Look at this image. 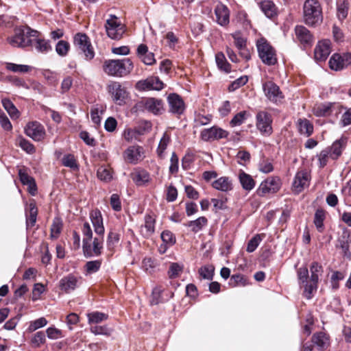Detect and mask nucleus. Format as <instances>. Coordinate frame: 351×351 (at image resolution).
Here are the masks:
<instances>
[{
  "label": "nucleus",
  "instance_id": "8",
  "mask_svg": "<svg viewBox=\"0 0 351 351\" xmlns=\"http://www.w3.org/2000/svg\"><path fill=\"white\" fill-rule=\"evenodd\" d=\"M73 44L84 55L86 60H90L94 58L93 47L88 37L85 34H76L73 38Z\"/></svg>",
  "mask_w": 351,
  "mask_h": 351
},
{
  "label": "nucleus",
  "instance_id": "39",
  "mask_svg": "<svg viewBox=\"0 0 351 351\" xmlns=\"http://www.w3.org/2000/svg\"><path fill=\"white\" fill-rule=\"evenodd\" d=\"M112 171L110 167L101 166L97 171V178L101 181L110 182L112 179Z\"/></svg>",
  "mask_w": 351,
  "mask_h": 351
},
{
  "label": "nucleus",
  "instance_id": "35",
  "mask_svg": "<svg viewBox=\"0 0 351 351\" xmlns=\"http://www.w3.org/2000/svg\"><path fill=\"white\" fill-rule=\"evenodd\" d=\"M208 223V219L205 217H199L195 220L190 221L186 226L191 228L193 232L197 233Z\"/></svg>",
  "mask_w": 351,
  "mask_h": 351
},
{
  "label": "nucleus",
  "instance_id": "48",
  "mask_svg": "<svg viewBox=\"0 0 351 351\" xmlns=\"http://www.w3.org/2000/svg\"><path fill=\"white\" fill-rule=\"evenodd\" d=\"M82 232L83 235L82 243H85V247L90 250L89 246L87 245V241L93 239V231L89 223L84 222L83 223Z\"/></svg>",
  "mask_w": 351,
  "mask_h": 351
},
{
  "label": "nucleus",
  "instance_id": "32",
  "mask_svg": "<svg viewBox=\"0 0 351 351\" xmlns=\"http://www.w3.org/2000/svg\"><path fill=\"white\" fill-rule=\"evenodd\" d=\"M212 186L223 192H228L232 189V181L228 177H221L212 183Z\"/></svg>",
  "mask_w": 351,
  "mask_h": 351
},
{
  "label": "nucleus",
  "instance_id": "11",
  "mask_svg": "<svg viewBox=\"0 0 351 351\" xmlns=\"http://www.w3.org/2000/svg\"><path fill=\"white\" fill-rule=\"evenodd\" d=\"M328 64L332 70L341 71L351 65V53H334L330 58Z\"/></svg>",
  "mask_w": 351,
  "mask_h": 351
},
{
  "label": "nucleus",
  "instance_id": "57",
  "mask_svg": "<svg viewBox=\"0 0 351 351\" xmlns=\"http://www.w3.org/2000/svg\"><path fill=\"white\" fill-rule=\"evenodd\" d=\"M90 330V332L95 335H102L105 336H110L112 332V330L106 326H91Z\"/></svg>",
  "mask_w": 351,
  "mask_h": 351
},
{
  "label": "nucleus",
  "instance_id": "9",
  "mask_svg": "<svg viewBox=\"0 0 351 351\" xmlns=\"http://www.w3.org/2000/svg\"><path fill=\"white\" fill-rule=\"evenodd\" d=\"M83 278L80 275L69 274L59 281V288L66 293H69L78 288L82 283Z\"/></svg>",
  "mask_w": 351,
  "mask_h": 351
},
{
  "label": "nucleus",
  "instance_id": "22",
  "mask_svg": "<svg viewBox=\"0 0 351 351\" xmlns=\"http://www.w3.org/2000/svg\"><path fill=\"white\" fill-rule=\"evenodd\" d=\"M141 104L145 110L154 114H160L164 111L163 102L161 99L153 97L145 98Z\"/></svg>",
  "mask_w": 351,
  "mask_h": 351
},
{
  "label": "nucleus",
  "instance_id": "23",
  "mask_svg": "<svg viewBox=\"0 0 351 351\" xmlns=\"http://www.w3.org/2000/svg\"><path fill=\"white\" fill-rule=\"evenodd\" d=\"M330 53V41L323 40L316 45L314 51L315 59L319 62L325 61Z\"/></svg>",
  "mask_w": 351,
  "mask_h": 351
},
{
  "label": "nucleus",
  "instance_id": "61",
  "mask_svg": "<svg viewBox=\"0 0 351 351\" xmlns=\"http://www.w3.org/2000/svg\"><path fill=\"white\" fill-rule=\"evenodd\" d=\"M47 324V321L45 317H40L37 319L32 322L28 327V330L29 332H33L40 328L44 327Z\"/></svg>",
  "mask_w": 351,
  "mask_h": 351
},
{
  "label": "nucleus",
  "instance_id": "43",
  "mask_svg": "<svg viewBox=\"0 0 351 351\" xmlns=\"http://www.w3.org/2000/svg\"><path fill=\"white\" fill-rule=\"evenodd\" d=\"M349 3L348 1L339 0L337 4V15L339 19L343 20L348 16Z\"/></svg>",
  "mask_w": 351,
  "mask_h": 351
},
{
  "label": "nucleus",
  "instance_id": "51",
  "mask_svg": "<svg viewBox=\"0 0 351 351\" xmlns=\"http://www.w3.org/2000/svg\"><path fill=\"white\" fill-rule=\"evenodd\" d=\"M325 213L322 210H317L315 213L314 223L317 230L322 232L324 230V221Z\"/></svg>",
  "mask_w": 351,
  "mask_h": 351
},
{
  "label": "nucleus",
  "instance_id": "1",
  "mask_svg": "<svg viewBox=\"0 0 351 351\" xmlns=\"http://www.w3.org/2000/svg\"><path fill=\"white\" fill-rule=\"evenodd\" d=\"M311 276L306 267H301L297 271L299 284L304 288L303 294L308 300L312 298L318 287L319 278L324 272L323 267L317 262H313L310 266Z\"/></svg>",
  "mask_w": 351,
  "mask_h": 351
},
{
  "label": "nucleus",
  "instance_id": "12",
  "mask_svg": "<svg viewBox=\"0 0 351 351\" xmlns=\"http://www.w3.org/2000/svg\"><path fill=\"white\" fill-rule=\"evenodd\" d=\"M256 127L262 134L269 136L272 132L271 123L272 119L271 115L265 111H260L257 113Z\"/></svg>",
  "mask_w": 351,
  "mask_h": 351
},
{
  "label": "nucleus",
  "instance_id": "45",
  "mask_svg": "<svg viewBox=\"0 0 351 351\" xmlns=\"http://www.w3.org/2000/svg\"><path fill=\"white\" fill-rule=\"evenodd\" d=\"M313 112L317 117H326L331 113L330 104H321L317 105L313 108Z\"/></svg>",
  "mask_w": 351,
  "mask_h": 351
},
{
  "label": "nucleus",
  "instance_id": "36",
  "mask_svg": "<svg viewBox=\"0 0 351 351\" xmlns=\"http://www.w3.org/2000/svg\"><path fill=\"white\" fill-rule=\"evenodd\" d=\"M215 61L220 70L225 71L226 73L230 72L231 66L226 60V58L222 52H218L216 53Z\"/></svg>",
  "mask_w": 351,
  "mask_h": 351
},
{
  "label": "nucleus",
  "instance_id": "7",
  "mask_svg": "<svg viewBox=\"0 0 351 351\" xmlns=\"http://www.w3.org/2000/svg\"><path fill=\"white\" fill-rule=\"evenodd\" d=\"M105 27L108 37L114 40L121 39L125 32V25L114 15H110L106 20Z\"/></svg>",
  "mask_w": 351,
  "mask_h": 351
},
{
  "label": "nucleus",
  "instance_id": "20",
  "mask_svg": "<svg viewBox=\"0 0 351 351\" xmlns=\"http://www.w3.org/2000/svg\"><path fill=\"white\" fill-rule=\"evenodd\" d=\"M310 176L305 170L298 171L294 178L292 189L294 193H299L302 192L305 187L309 184Z\"/></svg>",
  "mask_w": 351,
  "mask_h": 351
},
{
  "label": "nucleus",
  "instance_id": "50",
  "mask_svg": "<svg viewBox=\"0 0 351 351\" xmlns=\"http://www.w3.org/2000/svg\"><path fill=\"white\" fill-rule=\"evenodd\" d=\"M229 284L232 287H245L248 285V280L247 278L242 274H234L230 277Z\"/></svg>",
  "mask_w": 351,
  "mask_h": 351
},
{
  "label": "nucleus",
  "instance_id": "6",
  "mask_svg": "<svg viewBox=\"0 0 351 351\" xmlns=\"http://www.w3.org/2000/svg\"><path fill=\"white\" fill-rule=\"evenodd\" d=\"M256 47L258 56L264 64L274 65L277 62L276 51L265 38L257 40Z\"/></svg>",
  "mask_w": 351,
  "mask_h": 351
},
{
  "label": "nucleus",
  "instance_id": "13",
  "mask_svg": "<svg viewBox=\"0 0 351 351\" xmlns=\"http://www.w3.org/2000/svg\"><path fill=\"white\" fill-rule=\"evenodd\" d=\"M281 186V180L278 176H271L263 181L258 189V193L264 195L269 193H276Z\"/></svg>",
  "mask_w": 351,
  "mask_h": 351
},
{
  "label": "nucleus",
  "instance_id": "63",
  "mask_svg": "<svg viewBox=\"0 0 351 351\" xmlns=\"http://www.w3.org/2000/svg\"><path fill=\"white\" fill-rule=\"evenodd\" d=\"M317 157L319 167H324L328 162V158H330V151L326 148L319 153Z\"/></svg>",
  "mask_w": 351,
  "mask_h": 351
},
{
  "label": "nucleus",
  "instance_id": "47",
  "mask_svg": "<svg viewBox=\"0 0 351 351\" xmlns=\"http://www.w3.org/2000/svg\"><path fill=\"white\" fill-rule=\"evenodd\" d=\"M199 276L206 280H211L213 278L215 267L212 265H206L199 269Z\"/></svg>",
  "mask_w": 351,
  "mask_h": 351
},
{
  "label": "nucleus",
  "instance_id": "54",
  "mask_svg": "<svg viewBox=\"0 0 351 351\" xmlns=\"http://www.w3.org/2000/svg\"><path fill=\"white\" fill-rule=\"evenodd\" d=\"M62 223L59 219H55L51 227V239H57L62 230Z\"/></svg>",
  "mask_w": 351,
  "mask_h": 351
},
{
  "label": "nucleus",
  "instance_id": "27",
  "mask_svg": "<svg viewBox=\"0 0 351 351\" xmlns=\"http://www.w3.org/2000/svg\"><path fill=\"white\" fill-rule=\"evenodd\" d=\"M90 219L95 232L99 236H103L105 229L101 212L99 210H92L90 213Z\"/></svg>",
  "mask_w": 351,
  "mask_h": 351
},
{
  "label": "nucleus",
  "instance_id": "14",
  "mask_svg": "<svg viewBox=\"0 0 351 351\" xmlns=\"http://www.w3.org/2000/svg\"><path fill=\"white\" fill-rule=\"evenodd\" d=\"M228 132L219 128L213 126L208 129H204L201 132V138L204 141H218L221 138H226L228 136Z\"/></svg>",
  "mask_w": 351,
  "mask_h": 351
},
{
  "label": "nucleus",
  "instance_id": "24",
  "mask_svg": "<svg viewBox=\"0 0 351 351\" xmlns=\"http://www.w3.org/2000/svg\"><path fill=\"white\" fill-rule=\"evenodd\" d=\"M130 177L136 185L139 186H146L152 181L149 173L141 168L135 169L131 173Z\"/></svg>",
  "mask_w": 351,
  "mask_h": 351
},
{
  "label": "nucleus",
  "instance_id": "16",
  "mask_svg": "<svg viewBox=\"0 0 351 351\" xmlns=\"http://www.w3.org/2000/svg\"><path fill=\"white\" fill-rule=\"evenodd\" d=\"M164 88V83L157 76H150L145 80H140L136 84L138 90H160Z\"/></svg>",
  "mask_w": 351,
  "mask_h": 351
},
{
  "label": "nucleus",
  "instance_id": "2",
  "mask_svg": "<svg viewBox=\"0 0 351 351\" xmlns=\"http://www.w3.org/2000/svg\"><path fill=\"white\" fill-rule=\"evenodd\" d=\"M134 65L130 58L121 60H107L103 64V70L108 75L122 77L129 75Z\"/></svg>",
  "mask_w": 351,
  "mask_h": 351
},
{
  "label": "nucleus",
  "instance_id": "25",
  "mask_svg": "<svg viewBox=\"0 0 351 351\" xmlns=\"http://www.w3.org/2000/svg\"><path fill=\"white\" fill-rule=\"evenodd\" d=\"M232 37L234 39V45L240 50V56L243 58L248 60L251 58L250 53L246 47V38H244L242 34L239 32L232 34Z\"/></svg>",
  "mask_w": 351,
  "mask_h": 351
},
{
  "label": "nucleus",
  "instance_id": "55",
  "mask_svg": "<svg viewBox=\"0 0 351 351\" xmlns=\"http://www.w3.org/2000/svg\"><path fill=\"white\" fill-rule=\"evenodd\" d=\"M6 69L14 73H27L29 70V66L24 64H16L14 63H6Z\"/></svg>",
  "mask_w": 351,
  "mask_h": 351
},
{
  "label": "nucleus",
  "instance_id": "19",
  "mask_svg": "<svg viewBox=\"0 0 351 351\" xmlns=\"http://www.w3.org/2000/svg\"><path fill=\"white\" fill-rule=\"evenodd\" d=\"M169 110L171 113L180 115L185 110V104L182 97L176 93H171L167 97Z\"/></svg>",
  "mask_w": 351,
  "mask_h": 351
},
{
  "label": "nucleus",
  "instance_id": "4",
  "mask_svg": "<svg viewBox=\"0 0 351 351\" xmlns=\"http://www.w3.org/2000/svg\"><path fill=\"white\" fill-rule=\"evenodd\" d=\"M37 34V31L29 28L17 29L13 36L8 38V42L14 47H25L33 45V40L31 38L36 37Z\"/></svg>",
  "mask_w": 351,
  "mask_h": 351
},
{
  "label": "nucleus",
  "instance_id": "64",
  "mask_svg": "<svg viewBox=\"0 0 351 351\" xmlns=\"http://www.w3.org/2000/svg\"><path fill=\"white\" fill-rule=\"evenodd\" d=\"M339 124L343 127H346L351 124V108H347L343 113L339 121Z\"/></svg>",
  "mask_w": 351,
  "mask_h": 351
},
{
  "label": "nucleus",
  "instance_id": "42",
  "mask_svg": "<svg viewBox=\"0 0 351 351\" xmlns=\"http://www.w3.org/2000/svg\"><path fill=\"white\" fill-rule=\"evenodd\" d=\"M158 266L156 260L150 257H145L142 261V268L147 274H152L155 272L156 268Z\"/></svg>",
  "mask_w": 351,
  "mask_h": 351
},
{
  "label": "nucleus",
  "instance_id": "30",
  "mask_svg": "<svg viewBox=\"0 0 351 351\" xmlns=\"http://www.w3.org/2000/svg\"><path fill=\"white\" fill-rule=\"evenodd\" d=\"M155 230V219L147 215L145 217V223L141 227V233L144 237H149Z\"/></svg>",
  "mask_w": 351,
  "mask_h": 351
},
{
  "label": "nucleus",
  "instance_id": "31",
  "mask_svg": "<svg viewBox=\"0 0 351 351\" xmlns=\"http://www.w3.org/2000/svg\"><path fill=\"white\" fill-rule=\"evenodd\" d=\"M239 180L242 186V188L247 191H252L256 184L255 180L250 175L241 171L239 173Z\"/></svg>",
  "mask_w": 351,
  "mask_h": 351
},
{
  "label": "nucleus",
  "instance_id": "28",
  "mask_svg": "<svg viewBox=\"0 0 351 351\" xmlns=\"http://www.w3.org/2000/svg\"><path fill=\"white\" fill-rule=\"evenodd\" d=\"M346 145V139L341 138L335 141L330 147H326L330 151V158L333 160H337L341 155Z\"/></svg>",
  "mask_w": 351,
  "mask_h": 351
},
{
  "label": "nucleus",
  "instance_id": "29",
  "mask_svg": "<svg viewBox=\"0 0 351 351\" xmlns=\"http://www.w3.org/2000/svg\"><path fill=\"white\" fill-rule=\"evenodd\" d=\"M312 342L319 349L327 348L330 345V337L324 332L315 333L312 337Z\"/></svg>",
  "mask_w": 351,
  "mask_h": 351
},
{
  "label": "nucleus",
  "instance_id": "3",
  "mask_svg": "<svg viewBox=\"0 0 351 351\" xmlns=\"http://www.w3.org/2000/svg\"><path fill=\"white\" fill-rule=\"evenodd\" d=\"M303 19L306 25L311 27L322 23V8L317 0H306L303 6Z\"/></svg>",
  "mask_w": 351,
  "mask_h": 351
},
{
  "label": "nucleus",
  "instance_id": "21",
  "mask_svg": "<svg viewBox=\"0 0 351 351\" xmlns=\"http://www.w3.org/2000/svg\"><path fill=\"white\" fill-rule=\"evenodd\" d=\"M295 34L298 41L304 47L311 46L314 42L313 34L303 25L295 26Z\"/></svg>",
  "mask_w": 351,
  "mask_h": 351
},
{
  "label": "nucleus",
  "instance_id": "53",
  "mask_svg": "<svg viewBox=\"0 0 351 351\" xmlns=\"http://www.w3.org/2000/svg\"><path fill=\"white\" fill-rule=\"evenodd\" d=\"M70 49V45L67 41L61 40L58 42L56 45V51L60 56H65L67 55Z\"/></svg>",
  "mask_w": 351,
  "mask_h": 351
},
{
  "label": "nucleus",
  "instance_id": "38",
  "mask_svg": "<svg viewBox=\"0 0 351 351\" xmlns=\"http://www.w3.org/2000/svg\"><path fill=\"white\" fill-rule=\"evenodd\" d=\"M38 215V209L34 202H32L29 204V214L27 215V226L32 227L35 225Z\"/></svg>",
  "mask_w": 351,
  "mask_h": 351
},
{
  "label": "nucleus",
  "instance_id": "40",
  "mask_svg": "<svg viewBox=\"0 0 351 351\" xmlns=\"http://www.w3.org/2000/svg\"><path fill=\"white\" fill-rule=\"evenodd\" d=\"M261 8L268 18H272L276 14V8L274 3L270 1H263L261 2Z\"/></svg>",
  "mask_w": 351,
  "mask_h": 351
},
{
  "label": "nucleus",
  "instance_id": "41",
  "mask_svg": "<svg viewBox=\"0 0 351 351\" xmlns=\"http://www.w3.org/2000/svg\"><path fill=\"white\" fill-rule=\"evenodd\" d=\"M89 324H99L108 319V315L106 313L94 311L87 314Z\"/></svg>",
  "mask_w": 351,
  "mask_h": 351
},
{
  "label": "nucleus",
  "instance_id": "58",
  "mask_svg": "<svg viewBox=\"0 0 351 351\" xmlns=\"http://www.w3.org/2000/svg\"><path fill=\"white\" fill-rule=\"evenodd\" d=\"M247 112L241 111L234 116L230 122L232 127H235L241 125L246 119Z\"/></svg>",
  "mask_w": 351,
  "mask_h": 351
},
{
  "label": "nucleus",
  "instance_id": "56",
  "mask_svg": "<svg viewBox=\"0 0 351 351\" xmlns=\"http://www.w3.org/2000/svg\"><path fill=\"white\" fill-rule=\"evenodd\" d=\"M163 289L160 286H157L153 289L151 304L152 305L158 304L162 302V292Z\"/></svg>",
  "mask_w": 351,
  "mask_h": 351
},
{
  "label": "nucleus",
  "instance_id": "17",
  "mask_svg": "<svg viewBox=\"0 0 351 351\" xmlns=\"http://www.w3.org/2000/svg\"><path fill=\"white\" fill-rule=\"evenodd\" d=\"M27 136L36 141H40L45 138V130L42 124L38 121L29 122L25 128Z\"/></svg>",
  "mask_w": 351,
  "mask_h": 351
},
{
  "label": "nucleus",
  "instance_id": "52",
  "mask_svg": "<svg viewBox=\"0 0 351 351\" xmlns=\"http://www.w3.org/2000/svg\"><path fill=\"white\" fill-rule=\"evenodd\" d=\"M101 265V261L95 260L88 261L84 267L86 274H91L99 271Z\"/></svg>",
  "mask_w": 351,
  "mask_h": 351
},
{
  "label": "nucleus",
  "instance_id": "33",
  "mask_svg": "<svg viewBox=\"0 0 351 351\" xmlns=\"http://www.w3.org/2000/svg\"><path fill=\"white\" fill-rule=\"evenodd\" d=\"M297 125L300 134L309 136L313 134V125L306 119H300L298 120Z\"/></svg>",
  "mask_w": 351,
  "mask_h": 351
},
{
  "label": "nucleus",
  "instance_id": "5",
  "mask_svg": "<svg viewBox=\"0 0 351 351\" xmlns=\"http://www.w3.org/2000/svg\"><path fill=\"white\" fill-rule=\"evenodd\" d=\"M106 90L114 103L119 106L125 105L130 97V93L127 88L117 81H110L107 84Z\"/></svg>",
  "mask_w": 351,
  "mask_h": 351
},
{
  "label": "nucleus",
  "instance_id": "10",
  "mask_svg": "<svg viewBox=\"0 0 351 351\" xmlns=\"http://www.w3.org/2000/svg\"><path fill=\"white\" fill-rule=\"evenodd\" d=\"M263 89L267 98L275 104L282 103L284 95L279 86L271 81H267L263 84Z\"/></svg>",
  "mask_w": 351,
  "mask_h": 351
},
{
  "label": "nucleus",
  "instance_id": "18",
  "mask_svg": "<svg viewBox=\"0 0 351 351\" xmlns=\"http://www.w3.org/2000/svg\"><path fill=\"white\" fill-rule=\"evenodd\" d=\"M87 245L90 250L85 247V243H82L83 252L86 257L99 256L103 249V238L95 237L93 240L87 241Z\"/></svg>",
  "mask_w": 351,
  "mask_h": 351
},
{
  "label": "nucleus",
  "instance_id": "34",
  "mask_svg": "<svg viewBox=\"0 0 351 351\" xmlns=\"http://www.w3.org/2000/svg\"><path fill=\"white\" fill-rule=\"evenodd\" d=\"M171 142V136L167 132H165L160 140L158 146L156 149L157 155L159 158H163L165 157V152L167 146Z\"/></svg>",
  "mask_w": 351,
  "mask_h": 351
},
{
  "label": "nucleus",
  "instance_id": "37",
  "mask_svg": "<svg viewBox=\"0 0 351 351\" xmlns=\"http://www.w3.org/2000/svg\"><path fill=\"white\" fill-rule=\"evenodd\" d=\"M183 269V264L179 263H171L169 265V270L167 271V275L171 279L177 278L181 275Z\"/></svg>",
  "mask_w": 351,
  "mask_h": 351
},
{
  "label": "nucleus",
  "instance_id": "44",
  "mask_svg": "<svg viewBox=\"0 0 351 351\" xmlns=\"http://www.w3.org/2000/svg\"><path fill=\"white\" fill-rule=\"evenodd\" d=\"M37 36L33 40V44L34 45L35 49L41 53H47L51 49V45L48 40L41 38H37Z\"/></svg>",
  "mask_w": 351,
  "mask_h": 351
},
{
  "label": "nucleus",
  "instance_id": "59",
  "mask_svg": "<svg viewBox=\"0 0 351 351\" xmlns=\"http://www.w3.org/2000/svg\"><path fill=\"white\" fill-rule=\"evenodd\" d=\"M120 239L119 234L113 231H110L108 235L107 247L109 250H112L114 245L118 243Z\"/></svg>",
  "mask_w": 351,
  "mask_h": 351
},
{
  "label": "nucleus",
  "instance_id": "62",
  "mask_svg": "<svg viewBox=\"0 0 351 351\" xmlns=\"http://www.w3.org/2000/svg\"><path fill=\"white\" fill-rule=\"evenodd\" d=\"M248 81V77L246 75L240 77L234 80L228 87L230 91H234L242 86H244Z\"/></svg>",
  "mask_w": 351,
  "mask_h": 351
},
{
  "label": "nucleus",
  "instance_id": "60",
  "mask_svg": "<svg viewBox=\"0 0 351 351\" xmlns=\"http://www.w3.org/2000/svg\"><path fill=\"white\" fill-rule=\"evenodd\" d=\"M62 164L64 166L70 167L71 169H77V164L73 155L66 154L63 156Z\"/></svg>",
  "mask_w": 351,
  "mask_h": 351
},
{
  "label": "nucleus",
  "instance_id": "46",
  "mask_svg": "<svg viewBox=\"0 0 351 351\" xmlns=\"http://www.w3.org/2000/svg\"><path fill=\"white\" fill-rule=\"evenodd\" d=\"M2 104L12 119H17L19 117V110L10 99H3Z\"/></svg>",
  "mask_w": 351,
  "mask_h": 351
},
{
  "label": "nucleus",
  "instance_id": "49",
  "mask_svg": "<svg viewBox=\"0 0 351 351\" xmlns=\"http://www.w3.org/2000/svg\"><path fill=\"white\" fill-rule=\"evenodd\" d=\"M344 274L339 271H335L332 272L330 277V287L333 291H337L339 288V281L344 278Z\"/></svg>",
  "mask_w": 351,
  "mask_h": 351
},
{
  "label": "nucleus",
  "instance_id": "26",
  "mask_svg": "<svg viewBox=\"0 0 351 351\" xmlns=\"http://www.w3.org/2000/svg\"><path fill=\"white\" fill-rule=\"evenodd\" d=\"M217 22L221 26L227 25L230 21V12L228 8L222 3L217 5L215 9Z\"/></svg>",
  "mask_w": 351,
  "mask_h": 351
},
{
  "label": "nucleus",
  "instance_id": "15",
  "mask_svg": "<svg viewBox=\"0 0 351 351\" xmlns=\"http://www.w3.org/2000/svg\"><path fill=\"white\" fill-rule=\"evenodd\" d=\"M123 157L129 163L138 164L145 158L144 149L139 145L130 146L124 152Z\"/></svg>",
  "mask_w": 351,
  "mask_h": 351
}]
</instances>
